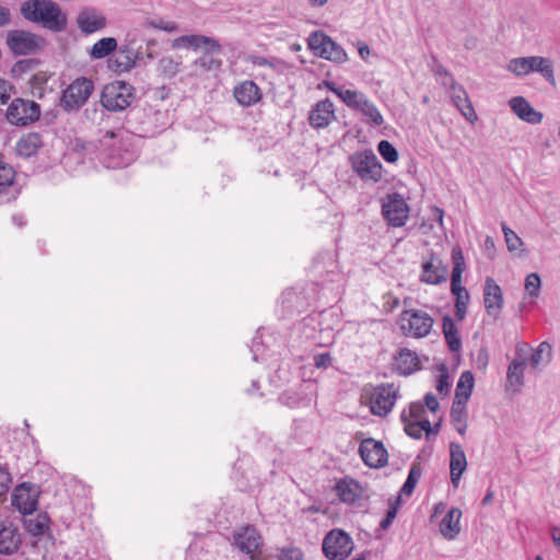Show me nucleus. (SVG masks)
I'll use <instances>...</instances> for the list:
<instances>
[{
	"label": "nucleus",
	"mask_w": 560,
	"mask_h": 560,
	"mask_svg": "<svg viewBox=\"0 0 560 560\" xmlns=\"http://www.w3.org/2000/svg\"><path fill=\"white\" fill-rule=\"evenodd\" d=\"M21 14L25 20L56 33L67 28V15L52 0H27L21 5Z\"/></svg>",
	"instance_id": "1"
},
{
	"label": "nucleus",
	"mask_w": 560,
	"mask_h": 560,
	"mask_svg": "<svg viewBox=\"0 0 560 560\" xmlns=\"http://www.w3.org/2000/svg\"><path fill=\"white\" fill-rule=\"evenodd\" d=\"M433 325V317L423 310L406 308L399 314V329L408 338L421 339L428 337Z\"/></svg>",
	"instance_id": "2"
},
{
	"label": "nucleus",
	"mask_w": 560,
	"mask_h": 560,
	"mask_svg": "<svg viewBox=\"0 0 560 560\" xmlns=\"http://www.w3.org/2000/svg\"><path fill=\"white\" fill-rule=\"evenodd\" d=\"M508 70L517 77L538 72L552 85L556 84L552 63L548 58L541 56L513 58L508 63Z\"/></svg>",
	"instance_id": "3"
},
{
	"label": "nucleus",
	"mask_w": 560,
	"mask_h": 560,
	"mask_svg": "<svg viewBox=\"0 0 560 560\" xmlns=\"http://www.w3.org/2000/svg\"><path fill=\"white\" fill-rule=\"evenodd\" d=\"M93 91L94 83L91 79L77 78L62 91L60 107L67 113L78 112L88 102Z\"/></svg>",
	"instance_id": "4"
},
{
	"label": "nucleus",
	"mask_w": 560,
	"mask_h": 560,
	"mask_svg": "<svg viewBox=\"0 0 560 560\" xmlns=\"http://www.w3.org/2000/svg\"><path fill=\"white\" fill-rule=\"evenodd\" d=\"M352 171L365 183H378L383 177V165L371 150L355 152L349 158Z\"/></svg>",
	"instance_id": "5"
},
{
	"label": "nucleus",
	"mask_w": 560,
	"mask_h": 560,
	"mask_svg": "<svg viewBox=\"0 0 560 560\" xmlns=\"http://www.w3.org/2000/svg\"><path fill=\"white\" fill-rule=\"evenodd\" d=\"M354 548L351 536L342 529L328 532L322 544L324 556L328 560H346Z\"/></svg>",
	"instance_id": "6"
},
{
	"label": "nucleus",
	"mask_w": 560,
	"mask_h": 560,
	"mask_svg": "<svg viewBox=\"0 0 560 560\" xmlns=\"http://www.w3.org/2000/svg\"><path fill=\"white\" fill-rule=\"evenodd\" d=\"M133 97V88L118 81L104 86L101 93V104L109 112H120L130 106Z\"/></svg>",
	"instance_id": "7"
},
{
	"label": "nucleus",
	"mask_w": 560,
	"mask_h": 560,
	"mask_svg": "<svg viewBox=\"0 0 560 560\" xmlns=\"http://www.w3.org/2000/svg\"><path fill=\"white\" fill-rule=\"evenodd\" d=\"M307 45L308 48L320 58L339 63H342L348 59L345 49L320 31H315L310 34Z\"/></svg>",
	"instance_id": "8"
},
{
	"label": "nucleus",
	"mask_w": 560,
	"mask_h": 560,
	"mask_svg": "<svg viewBox=\"0 0 560 560\" xmlns=\"http://www.w3.org/2000/svg\"><path fill=\"white\" fill-rule=\"evenodd\" d=\"M117 54L108 60V67L115 72H129L138 61L143 59L140 48L135 47V39L127 35L125 42L117 47Z\"/></svg>",
	"instance_id": "9"
},
{
	"label": "nucleus",
	"mask_w": 560,
	"mask_h": 560,
	"mask_svg": "<svg viewBox=\"0 0 560 560\" xmlns=\"http://www.w3.org/2000/svg\"><path fill=\"white\" fill-rule=\"evenodd\" d=\"M397 399V388L394 384L383 383L371 388L369 394L371 412L378 417L389 413Z\"/></svg>",
	"instance_id": "10"
},
{
	"label": "nucleus",
	"mask_w": 560,
	"mask_h": 560,
	"mask_svg": "<svg viewBox=\"0 0 560 560\" xmlns=\"http://www.w3.org/2000/svg\"><path fill=\"white\" fill-rule=\"evenodd\" d=\"M40 116V107L35 101L15 98L7 110V119L16 126H26Z\"/></svg>",
	"instance_id": "11"
},
{
	"label": "nucleus",
	"mask_w": 560,
	"mask_h": 560,
	"mask_svg": "<svg viewBox=\"0 0 560 560\" xmlns=\"http://www.w3.org/2000/svg\"><path fill=\"white\" fill-rule=\"evenodd\" d=\"M382 214L390 226L400 228L409 218V207L401 195L389 194L383 200Z\"/></svg>",
	"instance_id": "12"
},
{
	"label": "nucleus",
	"mask_w": 560,
	"mask_h": 560,
	"mask_svg": "<svg viewBox=\"0 0 560 560\" xmlns=\"http://www.w3.org/2000/svg\"><path fill=\"white\" fill-rule=\"evenodd\" d=\"M448 268L434 253H430L421 262L420 281L431 285H439L447 280Z\"/></svg>",
	"instance_id": "13"
},
{
	"label": "nucleus",
	"mask_w": 560,
	"mask_h": 560,
	"mask_svg": "<svg viewBox=\"0 0 560 560\" xmlns=\"http://www.w3.org/2000/svg\"><path fill=\"white\" fill-rule=\"evenodd\" d=\"M43 42L42 37L23 30L11 31L7 43L15 55H30L35 52Z\"/></svg>",
	"instance_id": "14"
},
{
	"label": "nucleus",
	"mask_w": 560,
	"mask_h": 560,
	"mask_svg": "<svg viewBox=\"0 0 560 560\" xmlns=\"http://www.w3.org/2000/svg\"><path fill=\"white\" fill-rule=\"evenodd\" d=\"M39 491L34 485L22 483L12 493V504L22 514H32L38 503Z\"/></svg>",
	"instance_id": "15"
},
{
	"label": "nucleus",
	"mask_w": 560,
	"mask_h": 560,
	"mask_svg": "<svg viewBox=\"0 0 560 560\" xmlns=\"http://www.w3.org/2000/svg\"><path fill=\"white\" fill-rule=\"evenodd\" d=\"M359 453L365 465L372 468L384 467L388 455L382 442L365 439L361 442Z\"/></svg>",
	"instance_id": "16"
},
{
	"label": "nucleus",
	"mask_w": 560,
	"mask_h": 560,
	"mask_svg": "<svg viewBox=\"0 0 560 560\" xmlns=\"http://www.w3.org/2000/svg\"><path fill=\"white\" fill-rule=\"evenodd\" d=\"M237 548L249 556V560H258L261 547V537L253 526H246L234 535Z\"/></svg>",
	"instance_id": "17"
},
{
	"label": "nucleus",
	"mask_w": 560,
	"mask_h": 560,
	"mask_svg": "<svg viewBox=\"0 0 560 560\" xmlns=\"http://www.w3.org/2000/svg\"><path fill=\"white\" fill-rule=\"evenodd\" d=\"M483 304L487 313L498 317L504 305L503 292L500 285L490 277L485 281Z\"/></svg>",
	"instance_id": "18"
},
{
	"label": "nucleus",
	"mask_w": 560,
	"mask_h": 560,
	"mask_svg": "<svg viewBox=\"0 0 560 560\" xmlns=\"http://www.w3.org/2000/svg\"><path fill=\"white\" fill-rule=\"evenodd\" d=\"M335 118V107L329 98L317 102L308 115L310 125L317 129L327 127Z\"/></svg>",
	"instance_id": "19"
},
{
	"label": "nucleus",
	"mask_w": 560,
	"mask_h": 560,
	"mask_svg": "<svg viewBox=\"0 0 560 560\" xmlns=\"http://www.w3.org/2000/svg\"><path fill=\"white\" fill-rule=\"evenodd\" d=\"M467 469V458L460 444L450 443V476L452 485L457 488L462 475Z\"/></svg>",
	"instance_id": "20"
},
{
	"label": "nucleus",
	"mask_w": 560,
	"mask_h": 560,
	"mask_svg": "<svg viewBox=\"0 0 560 560\" xmlns=\"http://www.w3.org/2000/svg\"><path fill=\"white\" fill-rule=\"evenodd\" d=\"M233 96L240 105L249 107L261 100L262 93L254 81L246 80L234 88Z\"/></svg>",
	"instance_id": "21"
},
{
	"label": "nucleus",
	"mask_w": 560,
	"mask_h": 560,
	"mask_svg": "<svg viewBox=\"0 0 560 560\" xmlns=\"http://www.w3.org/2000/svg\"><path fill=\"white\" fill-rule=\"evenodd\" d=\"M509 105L512 112L523 121L535 125L542 120V114L537 112L523 96L512 97Z\"/></svg>",
	"instance_id": "22"
},
{
	"label": "nucleus",
	"mask_w": 560,
	"mask_h": 560,
	"mask_svg": "<svg viewBox=\"0 0 560 560\" xmlns=\"http://www.w3.org/2000/svg\"><path fill=\"white\" fill-rule=\"evenodd\" d=\"M21 544L19 529L12 523L0 524V553L13 555Z\"/></svg>",
	"instance_id": "23"
},
{
	"label": "nucleus",
	"mask_w": 560,
	"mask_h": 560,
	"mask_svg": "<svg viewBox=\"0 0 560 560\" xmlns=\"http://www.w3.org/2000/svg\"><path fill=\"white\" fill-rule=\"evenodd\" d=\"M448 86L451 88L452 102L458 108V110L470 122H474L475 120H477V115H476L474 107L468 98V94L464 90V88L458 85L456 82H453V84H450Z\"/></svg>",
	"instance_id": "24"
},
{
	"label": "nucleus",
	"mask_w": 560,
	"mask_h": 560,
	"mask_svg": "<svg viewBox=\"0 0 560 560\" xmlns=\"http://www.w3.org/2000/svg\"><path fill=\"white\" fill-rule=\"evenodd\" d=\"M79 28L85 34H92L106 26V19L95 10H84L77 19Z\"/></svg>",
	"instance_id": "25"
},
{
	"label": "nucleus",
	"mask_w": 560,
	"mask_h": 560,
	"mask_svg": "<svg viewBox=\"0 0 560 560\" xmlns=\"http://www.w3.org/2000/svg\"><path fill=\"white\" fill-rule=\"evenodd\" d=\"M462 511L458 508H452L440 523L442 536L448 540L455 539L460 533L459 521Z\"/></svg>",
	"instance_id": "26"
},
{
	"label": "nucleus",
	"mask_w": 560,
	"mask_h": 560,
	"mask_svg": "<svg viewBox=\"0 0 560 560\" xmlns=\"http://www.w3.org/2000/svg\"><path fill=\"white\" fill-rule=\"evenodd\" d=\"M43 147L42 136L37 132H30L16 142V152L20 156L31 158Z\"/></svg>",
	"instance_id": "27"
},
{
	"label": "nucleus",
	"mask_w": 560,
	"mask_h": 560,
	"mask_svg": "<svg viewBox=\"0 0 560 560\" xmlns=\"http://www.w3.org/2000/svg\"><path fill=\"white\" fill-rule=\"evenodd\" d=\"M396 366L401 375H410L419 369V357L407 348L400 349L396 355Z\"/></svg>",
	"instance_id": "28"
},
{
	"label": "nucleus",
	"mask_w": 560,
	"mask_h": 560,
	"mask_svg": "<svg viewBox=\"0 0 560 560\" xmlns=\"http://www.w3.org/2000/svg\"><path fill=\"white\" fill-rule=\"evenodd\" d=\"M442 331L451 352H458L462 349V339L454 319L445 315L442 320Z\"/></svg>",
	"instance_id": "29"
},
{
	"label": "nucleus",
	"mask_w": 560,
	"mask_h": 560,
	"mask_svg": "<svg viewBox=\"0 0 560 560\" xmlns=\"http://www.w3.org/2000/svg\"><path fill=\"white\" fill-rule=\"evenodd\" d=\"M336 493L345 503H354L361 493L360 485L353 479H341L336 483Z\"/></svg>",
	"instance_id": "30"
},
{
	"label": "nucleus",
	"mask_w": 560,
	"mask_h": 560,
	"mask_svg": "<svg viewBox=\"0 0 560 560\" xmlns=\"http://www.w3.org/2000/svg\"><path fill=\"white\" fill-rule=\"evenodd\" d=\"M278 399L281 405L287 406L291 409L306 407L310 405L311 401L307 394L301 388L287 389L279 396Z\"/></svg>",
	"instance_id": "31"
},
{
	"label": "nucleus",
	"mask_w": 560,
	"mask_h": 560,
	"mask_svg": "<svg viewBox=\"0 0 560 560\" xmlns=\"http://www.w3.org/2000/svg\"><path fill=\"white\" fill-rule=\"evenodd\" d=\"M450 416L456 431L460 435H464L467 430L468 418L466 402H462L460 400H453Z\"/></svg>",
	"instance_id": "32"
},
{
	"label": "nucleus",
	"mask_w": 560,
	"mask_h": 560,
	"mask_svg": "<svg viewBox=\"0 0 560 560\" xmlns=\"http://www.w3.org/2000/svg\"><path fill=\"white\" fill-rule=\"evenodd\" d=\"M475 384L474 375L470 371H464L456 385L454 400L467 402L471 396Z\"/></svg>",
	"instance_id": "33"
},
{
	"label": "nucleus",
	"mask_w": 560,
	"mask_h": 560,
	"mask_svg": "<svg viewBox=\"0 0 560 560\" xmlns=\"http://www.w3.org/2000/svg\"><path fill=\"white\" fill-rule=\"evenodd\" d=\"M24 527L32 536H42L49 528V517L47 514H37L25 518Z\"/></svg>",
	"instance_id": "34"
},
{
	"label": "nucleus",
	"mask_w": 560,
	"mask_h": 560,
	"mask_svg": "<svg viewBox=\"0 0 560 560\" xmlns=\"http://www.w3.org/2000/svg\"><path fill=\"white\" fill-rule=\"evenodd\" d=\"M118 47L117 39L114 37H104L97 40L90 51L92 59H103L115 51Z\"/></svg>",
	"instance_id": "35"
},
{
	"label": "nucleus",
	"mask_w": 560,
	"mask_h": 560,
	"mask_svg": "<svg viewBox=\"0 0 560 560\" xmlns=\"http://www.w3.org/2000/svg\"><path fill=\"white\" fill-rule=\"evenodd\" d=\"M401 422L404 423L405 432L413 439H420L423 432H425L427 436L433 432L431 423L428 419Z\"/></svg>",
	"instance_id": "36"
},
{
	"label": "nucleus",
	"mask_w": 560,
	"mask_h": 560,
	"mask_svg": "<svg viewBox=\"0 0 560 560\" xmlns=\"http://www.w3.org/2000/svg\"><path fill=\"white\" fill-rule=\"evenodd\" d=\"M357 110H360L375 126H381L384 124L383 115L376 105L368 97L363 100L361 106Z\"/></svg>",
	"instance_id": "37"
},
{
	"label": "nucleus",
	"mask_w": 560,
	"mask_h": 560,
	"mask_svg": "<svg viewBox=\"0 0 560 560\" xmlns=\"http://www.w3.org/2000/svg\"><path fill=\"white\" fill-rule=\"evenodd\" d=\"M525 360H513L508 369L506 378L511 386H522L524 380Z\"/></svg>",
	"instance_id": "38"
},
{
	"label": "nucleus",
	"mask_w": 560,
	"mask_h": 560,
	"mask_svg": "<svg viewBox=\"0 0 560 560\" xmlns=\"http://www.w3.org/2000/svg\"><path fill=\"white\" fill-rule=\"evenodd\" d=\"M452 261L453 269L451 276V283H460L462 275L465 269V260L463 256V252L459 247H454L452 249Z\"/></svg>",
	"instance_id": "39"
},
{
	"label": "nucleus",
	"mask_w": 560,
	"mask_h": 560,
	"mask_svg": "<svg viewBox=\"0 0 560 560\" xmlns=\"http://www.w3.org/2000/svg\"><path fill=\"white\" fill-rule=\"evenodd\" d=\"M338 97L350 108L358 109L361 103L366 97L364 93L355 90L342 89L341 93H338Z\"/></svg>",
	"instance_id": "40"
},
{
	"label": "nucleus",
	"mask_w": 560,
	"mask_h": 560,
	"mask_svg": "<svg viewBox=\"0 0 560 560\" xmlns=\"http://www.w3.org/2000/svg\"><path fill=\"white\" fill-rule=\"evenodd\" d=\"M15 171L13 167L0 160V194H3L14 184Z\"/></svg>",
	"instance_id": "41"
},
{
	"label": "nucleus",
	"mask_w": 560,
	"mask_h": 560,
	"mask_svg": "<svg viewBox=\"0 0 560 560\" xmlns=\"http://www.w3.org/2000/svg\"><path fill=\"white\" fill-rule=\"evenodd\" d=\"M277 560H304V552L300 547L287 545L277 549Z\"/></svg>",
	"instance_id": "42"
},
{
	"label": "nucleus",
	"mask_w": 560,
	"mask_h": 560,
	"mask_svg": "<svg viewBox=\"0 0 560 560\" xmlns=\"http://www.w3.org/2000/svg\"><path fill=\"white\" fill-rule=\"evenodd\" d=\"M200 40H202L201 35H183L172 42V47L174 49L191 48L197 50L199 49Z\"/></svg>",
	"instance_id": "43"
},
{
	"label": "nucleus",
	"mask_w": 560,
	"mask_h": 560,
	"mask_svg": "<svg viewBox=\"0 0 560 560\" xmlns=\"http://www.w3.org/2000/svg\"><path fill=\"white\" fill-rule=\"evenodd\" d=\"M425 413L424 406L420 402H411L408 409H405L400 415L401 421H417L424 420L422 416Z\"/></svg>",
	"instance_id": "44"
},
{
	"label": "nucleus",
	"mask_w": 560,
	"mask_h": 560,
	"mask_svg": "<svg viewBox=\"0 0 560 560\" xmlns=\"http://www.w3.org/2000/svg\"><path fill=\"white\" fill-rule=\"evenodd\" d=\"M501 228L504 234L509 252H516L521 246H523L524 243L522 238L513 230H511L504 222L501 224Z\"/></svg>",
	"instance_id": "45"
},
{
	"label": "nucleus",
	"mask_w": 560,
	"mask_h": 560,
	"mask_svg": "<svg viewBox=\"0 0 560 560\" xmlns=\"http://www.w3.org/2000/svg\"><path fill=\"white\" fill-rule=\"evenodd\" d=\"M319 314L313 313L307 315L300 323V329H303V332L307 338L312 337L313 334L319 328Z\"/></svg>",
	"instance_id": "46"
},
{
	"label": "nucleus",
	"mask_w": 560,
	"mask_h": 560,
	"mask_svg": "<svg viewBox=\"0 0 560 560\" xmlns=\"http://www.w3.org/2000/svg\"><path fill=\"white\" fill-rule=\"evenodd\" d=\"M440 375L436 380L435 388L441 395H447L451 390L452 383L450 381L448 370L444 364L439 368Z\"/></svg>",
	"instance_id": "47"
},
{
	"label": "nucleus",
	"mask_w": 560,
	"mask_h": 560,
	"mask_svg": "<svg viewBox=\"0 0 560 560\" xmlns=\"http://www.w3.org/2000/svg\"><path fill=\"white\" fill-rule=\"evenodd\" d=\"M377 151L381 156L388 163H394L398 160V152L396 148L387 140L380 141Z\"/></svg>",
	"instance_id": "48"
},
{
	"label": "nucleus",
	"mask_w": 560,
	"mask_h": 560,
	"mask_svg": "<svg viewBox=\"0 0 560 560\" xmlns=\"http://www.w3.org/2000/svg\"><path fill=\"white\" fill-rule=\"evenodd\" d=\"M194 65L201 68L203 71L219 70L222 66V61L214 58L213 55H203L202 57L195 60Z\"/></svg>",
	"instance_id": "49"
},
{
	"label": "nucleus",
	"mask_w": 560,
	"mask_h": 560,
	"mask_svg": "<svg viewBox=\"0 0 560 560\" xmlns=\"http://www.w3.org/2000/svg\"><path fill=\"white\" fill-rule=\"evenodd\" d=\"M541 287V280L538 273L533 272L529 273L525 279V290L532 298H537L539 295Z\"/></svg>",
	"instance_id": "50"
},
{
	"label": "nucleus",
	"mask_w": 560,
	"mask_h": 560,
	"mask_svg": "<svg viewBox=\"0 0 560 560\" xmlns=\"http://www.w3.org/2000/svg\"><path fill=\"white\" fill-rule=\"evenodd\" d=\"M420 477L421 469L417 466H412L411 469L409 470L407 480L401 487V492L405 494H411Z\"/></svg>",
	"instance_id": "51"
},
{
	"label": "nucleus",
	"mask_w": 560,
	"mask_h": 560,
	"mask_svg": "<svg viewBox=\"0 0 560 560\" xmlns=\"http://www.w3.org/2000/svg\"><path fill=\"white\" fill-rule=\"evenodd\" d=\"M201 39L199 49H202L205 55H214L222 51V46L217 39L205 35H201Z\"/></svg>",
	"instance_id": "52"
},
{
	"label": "nucleus",
	"mask_w": 560,
	"mask_h": 560,
	"mask_svg": "<svg viewBox=\"0 0 560 560\" xmlns=\"http://www.w3.org/2000/svg\"><path fill=\"white\" fill-rule=\"evenodd\" d=\"M469 300V292H465L464 295L459 294V296H455V316L457 320L462 322L466 317Z\"/></svg>",
	"instance_id": "53"
},
{
	"label": "nucleus",
	"mask_w": 560,
	"mask_h": 560,
	"mask_svg": "<svg viewBox=\"0 0 560 560\" xmlns=\"http://www.w3.org/2000/svg\"><path fill=\"white\" fill-rule=\"evenodd\" d=\"M145 24L152 28L162 30L167 33H174L178 30L177 23L173 21H164V20H148Z\"/></svg>",
	"instance_id": "54"
},
{
	"label": "nucleus",
	"mask_w": 560,
	"mask_h": 560,
	"mask_svg": "<svg viewBox=\"0 0 560 560\" xmlns=\"http://www.w3.org/2000/svg\"><path fill=\"white\" fill-rule=\"evenodd\" d=\"M299 299H300L299 294L294 290H291V289L285 290L281 295L282 304L288 310L296 308L298 305H295V303L298 302Z\"/></svg>",
	"instance_id": "55"
},
{
	"label": "nucleus",
	"mask_w": 560,
	"mask_h": 560,
	"mask_svg": "<svg viewBox=\"0 0 560 560\" xmlns=\"http://www.w3.org/2000/svg\"><path fill=\"white\" fill-rule=\"evenodd\" d=\"M12 91V84L7 80L0 79V105H4L9 102Z\"/></svg>",
	"instance_id": "56"
},
{
	"label": "nucleus",
	"mask_w": 560,
	"mask_h": 560,
	"mask_svg": "<svg viewBox=\"0 0 560 560\" xmlns=\"http://www.w3.org/2000/svg\"><path fill=\"white\" fill-rule=\"evenodd\" d=\"M332 364V357L328 352L318 353L314 357V365L317 369H327Z\"/></svg>",
	"instance_id": "57"
},
{
	"label": "nucleus",
	"mask_w": 560,
	"mask_h": 560,
	"mask_svg": "<svg viewBox=\"0 0 560 560\" xmlns=\"http://www.w3.org/2000/svg\"><path fill=\"white\" fill-rule=\"evenodd\" d=\"M11 485V476L9 471L0 466V497L4 495Z\"/></svg>",
	"instance_id": "58"
},
{
	"label": "nucleus",
	"mask_w": 560,
	"mask_h": 560,
	"mask_svg": "<svg viewBox=\"0 0 560 560\" xmlns=\"http://www.w3.org/2000/svg\"><path fill=\"white\" fill-rule=\"evenodd\" d=\"M546 348H549V346L546 342H542L530 355L529 362L533 368H537L540 364L542 360V353Z\"/></svg>",
	"instance_id": "59"
},
{
	"label": "nucleus",
	"mask_w": 560,
	"mask_h": 560,
	"mask_svg": "<svg viewBox=\"0 0 560 560\" xmlns=\"http://www.w3.org/2000/svg\"><path fill=\"white\" fill-rule=\"evenodd\" d=\"M396 514H397V506L392 505L387 510L386 516L380 523L381 528L387 529L392 525L393 521L395 520Z\"/></svg>",
	"instance_id": "60"
},
{
	"label": "nucleus",
	"mask_w": 560,
	"mask_h": 560,
	"mask_svg": "<svg viewBox=\"0 0 560 560\" xmlns=\"http://www.w3.org/2000/svg\"><path fill=\"white\" fill-rule=\"evenodd\" d=\"M436 74L441 77V83L444 86H448L450 84H453V82H455L452 74L443 66H440L438 68Z\"/></svg>",
	"instance_id": "61"
},
{
	"label": "nucleus",
	"mask_w": 560,
	"mask_h": 560,
	"mask_svg": "<svg viewBox=\"0 0 560 560\" xmlns=\"http://www.w3.org/2000/svg\"><path fill=\"white\" fill-rule=\"evenodd\" d=\"M259 331H260V329L257 331V334H259ZM260 346H261V339H260V336H259V335H256V336L253 338L252 347H250V350H252V352H253V360H254V361H258Z\"/></svg>",
	"instance_id": "62"
},
{
	"label": "nucleus",
	"mask_w": 560,
	"mask_h": 560,
	"mask_svg": "<svg viewBox=\"0 0 560 560\" xmlns=\"http://www.w3.org/2000/svg\"><path fill=\"white\" fill-rule=\"evenodd\" d=\"M424 402L427 408L432 412H435L440 406L436 397L432 393H428L424 396Z\"/></svg>",
	"instance_id": "63"
},
{
	"label": "nucleus",
	"mask_w": 560,
	"mask_h": 560,
	"mask_svg": "<svg viewBox=\"0 0 560 560\" xmlns=\"http://www.w3.org/2000/svg\"><path fill=\"white\" fill-rule=\"evenodd\" d=\"M160 66L163 68L164 71H170L172 73H175L177 71V63H175L171 58H162L160 60Z\"/></svg>",
	"instance_id": "64"
}]
</instances>
